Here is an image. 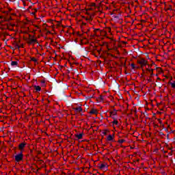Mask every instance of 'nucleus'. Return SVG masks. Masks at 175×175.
I'll return each mask as SVG.
<instances>
[{
  "label": "nucleus",
  "mask_w": 175,
  "mask_h": 175,
  "mask_svg": "<svg viewBox=\"0 0 175 175\" xmlns=\"http://www.w3.org/2000/svg\"><path fill=\"white\" fill-rule=\"evenodd\" d=\"M100 99H101V100H103V97L102 96H100Z\"/></svg>",
  "instance_id": "26"
},
{
  "label": "nucleus",
  "mask_w": 175,
  "mask_h": 175,
  "mask_svg": "<svg viewBox=\"0 0 175 175\" xmlns=\"http://www.w3.org/2000/svg\"><path fill=\"white\" fill-rule=\"evenodd\" d=\"M158 69H159V70H161V72H162V68H159Z\"/></svg>",
  "instance_id": "27"
},
{
  "label": "nucleus",
  "mask_w": 175,
  "mask_h": 175,
  "mask_svg": "<svg viewBox=\"0 0 175 175\" xmlns=\"http://www.w3.org/2000/svg\"><path fill=\"white\" fill-rule=\"evenodd\" d=\"M73 110L75 113H81L83 111V108H81V107H75L73 108Z\"/></svg>",
  "instance_id": "10"
},
{
  "label": "nucleus",
  "mask_w": 175,
  "mask_h": 175,
  "mask_svg": "<svg viewBox=\"0 0 175 175\" xmlns=\"http://www.w3.org/2000/svg\"><path fill=\"white\" fill-rule=\"evenodd\" d=\"M83 133H79V134H76L75 135V137H77V139H78V140H80L81 139H83Z\"/></svg>",
  "instance_id": "15"
},
{
  "label": "nucleus",
  "mask_w": 175,
  "mask_h": 175,
  "mask_svg": "<svg viewBox=\"0 0 175 175\" xmlns=\"http://www.w3.org/2000/svg\"><path fill=\"white\" fill-rule=\"evenodd\" d=\"M25 146H27V143L25 142L21 143L18 145V150H20L21 152H24V148H25Z\"/></svg>",
  "instance_id": "5"
},
{
  "label": "nucleus",
  "mask_w": 175,
  "mask_h": 175,
  "mask_svg": "<svg viewBox=\"0 0 175 175\" xmlns=\"http://www.w3.org/2000/svg\"><path fill=\"white\" fill-rule=\"evenodd\" d=\"M113 121L111 122L112 126H114L115 125H118V120L116 118H112Z\"/></svg>",
  "instance_id": "11"
},
{
  "label": "nucleus",
  "mask_w": 175,
  "mask_h": 175,
  "mask_svg": "<svg viewBox=\"0 0 175 175\" xmlns=\"http://www.w3.org/2000/svg\"><path fill=\"white\" fill-rule=\"evenodd\" d=\"M109 132V130H105L103 132V135H107V133Z\"/></svg>",
  "instance_id": "24"
},
{
  "label": "nucleus",
  "mask_w": 175,
  "mask_h": 175,
  "mask_svg": "<svg viewBox=\"0 0 175 175\" xmlns=\"http://www.w3.org/2000/svg\"><path fill=\"white\" fill-rule=\"evenodd\" d=\"M99 113V111H98V109H94V108H92L90 112H89V114H91V115H95V116H97V114Z\"/></svg>",
  "instance_id": "7"
},
{
  "label": "nucleus",
  "mask_w": 175,
  "mask_h": 175,
  "mask_svg": "<svg viewBox=\"0 0 175 175\" xmlns=\"http://www.w3.org/2000/svg\"><path fill=\"white\" fill-rule=\"evenodd\" d=\"M156 76H158V74H157Z\"/></svg>",
  "instance_id": "29"
},
{
  "label": "nucleus",
  "mask_w": 175,
  "mask_h": 175,
  "mask_svg": "<svg viewBox=\"0 0 175 175\" xmlns=\"http://www.w3.org/2000/svg\"><path fill=\"white\" fill-rule=\"evenodd\" d=\"M98 167L100 170H107L108 166L106 163H103L99 164Z\"/></svg>",
  "instance_id": "3"
},
{
  "label": "nucleus",
  "mask_w": 175,
  "mask_h": 175,
  "mask_svg": "<svg viewBox=\"0 0 175 175\" xmlns=\"http://www.w3.org/2000/svg\"><path fill=\"white\" fill-rule=\"evenodd\" d=\"M86 21H88V23H92V17L91 16H88L86 18Z\"/></svg>",
  "instance_id": "19"
},
{
  "label": "nucleus",
  "mask_w": 175,
  "mask_h": 175,
  "mask_svg": "<svg viewBox=\"0 0 175 175\" xmlns=\"http://www.w3.org/2000/svg\"><path fill=\"white\" fill-rule=\"evenodd\" d=\"M38 12V10L33 9V10H32L31 14H32L33 16H35V15L36 14V12Z\"/></svg>",
  "instance_id": "20"
},
{
  "label": "nucleus",
  "mask_w": 175,
  "mask_h": 175,
  "mask_svg": "<svg viewBox=\"0 0 175 175\" xmlns=\"http://www.w3.org/2000/svg\"><path fill=\"white\" fill-rule=\"evenodd\" d=\"M37 40L36 39L31 38L29 39L27 41L28 44H34V43H36Z\"/></svg>",
  "instance_id": "12"
},
{
  "label": "nucleus",
  "mask_w": 175,
  "mask_h": 175,
  "mask_svg": "<svg viewBox=\"0 0 175 175\" xmlns=\"http://www.w3.org/2000/svg\"><path fill=\"white\" fill-rule=\"evenodd\" d=\"M118 111L113 109V111H109V117L110 118H116V116H117V112Z\"/></svg>",
  "instance_id": "4"
},
{
  "label": "nucleus",
  "mask_w": 175,
  "mask_h": 175,
  "mask_svg": "<svg viewBox=\"0 0 175 175\" xmlns=\"http://www.w3.org/2000/svg\"><path fill=\"white\" fill-rule=\"evenodd\" d=\"M14 159L16 162H21L24 159V154L21 152L19 154L15 155Z\"/></svg>",
  "instance_id": "2"
},
{
  "label": "nucleus",
  "mask_w": 175,
  "mask_h": 175,
  "mask_svg": "<svg viewBox=\"0 0 175 175\" xmlns=\"http://www.w3.org/2000/svg\"><path fill=\"white\" fill-rule=\"evenodd\" d=\"M31 61H33V62H37L38 59H36L35 57H31Z\"/></svg>",
  "instance_id": "22"
},
{
  "label": "nucleus",
  "mask_w": 175,
  "mask_h": 175,
  "mask_svg": "<svg viewBox=\"0 0 175 175\" xmlns=\"http://www.w3.org/2000/svg\"><path fill=\"white\" fill-rule=\"evenodd\" d=\"M137 63L140 65L142 69L148 65V62L144 58H140L137 60Z\"/></svg>",
  "instance_id": "1"
},
{
  "label": "nucleus",
  "mask_w": 175,
  "mask_h": 175,
  "mask_svg": "<svg viewBox=\"0 0 175 175\" xmlns=\"http://www.w3.org/2000/svg\"><path fill=\"white\" fill-rule=\"evenodd\" d=\"M93 32H94V36H100V32H101L100 29H94Z\"/></svg>",
  "instance_id": "6"
},
{
  "label": "nucleus",
  "mask_w": 175,
  "mask_h": 175,
  "mask_svg": "<svg viewBox=\"0 0 175 175\" xmlns=\"http://www.w3.org/2000/svg\"><path fill=\"white\" fill-rule=\"evenodd\" d=\"M157 80H161V79L160 78H157Z\"/></svg>",
  "instance_id": "28"
},
{
  "label": "nucleus",
  "mask_w": 175,
  "mask_h": 175,
  "mask_svg": "<svg viewBox=\"0 0 175 175\" xmlns=\"http://www.w3.org/2000/svg\"><path fill=\"white\" fill-rule=\"evenodd\" d=\"M170 84L171 85L172 88H175V83H170Z\"/></svg>",
  "instance_id": "23"
},
{
  "label": "nucleus",
  "mask_w": 175,
  "mask_h": 175,
  "mask_svg": "<svg viewBox=\"0 0 175 175\" xmlns=\"http://www.w3.org/2000/svg\"><path fill=\"white\" fill-rule=\"evenodd\" d=\"M11 66H18V62H17V61H12L11 62Z\"/></svg>",
  "instance_id": "17"
},
{
  "label": "nucleus",
  "mask_w": 175,
  "mask_h": 175,
  "mask_svg": "<svg viewBox=\"0 0 175 175\" xmlns=\"http://www.w3.org/2000/svg\"><path fill=\"white\" fill-rule=\"evenodd\" d=\"M34 88H35L36 92H40V91H42V88H40V85H34Z\"/></svg>",
  "instance_id": "14"
},
{
  "label": "nucleus",
  "mask_w": 175,
  "mask_h": 175,
  "mask_svg": "<svg viewBox=\"0 0 175 175\" xmlns=\"http://www.w3.org/2000/svg\"><path fill=\"white\" fill-rule=\"evenodd\" d=\"M106 35H107L106 31L101 30V31H100V36H106Z\"/></svg>",
  "instance_id": "18"
},
{
  "label": "nucleus",
  "mask_w": 175,
  "mask_h": 175,
  "mask_svg": "<svg viewBox=\"0 0 175 175\" xmlns=\"http://www.w3.org/2000/svg\"><path fill=\"white\" fill-rule=\"evenodd\" d=\"M145 68L146 73L150 72L152 70H153L152 64H148L146 66H145Z\"/></svg>",
  "instance_id": "8"
},
{
  "label": "nucleus",
  "mask_w": 175,
  "mask_h": 175,
  "mask_svg": "<svg viewBox=\"0 0 175 175\" xmlns=\"http://www.w3.org/2000/svg\"><path fill=\"white\" fill-rule=\"evenodd\" d=\"M131 66H132L133 69H135V65L133 64H131Z\"/></svg>",
  "instance_id": "25"
},
{
  "label": "nucleus",
  "mask_w": 175,
  "mask_h": 175,
  "mask_svg": "<svg viewBox=\"0 0 175 175\" xmlns=\"http://www.w3.org/2000/svg\"><path fill=\"white\" fill-rule=\"evenodd\" d=\"M114 137H115L114 134H113L112 135H109L107 137V142H113V140H114Z\"/></svg>",
  "instance_id": "9"
},
{
  "label": "nucleus",
  "mask_w": 175,
  "mask_h": 175,
  "mask_svg": "<svg viewBox=\"0 0 175 175\" xmlns=\"http://www.w3.org/2000/svg\"><path fill=\"white\" fill-rule=\"evenodd\" d=\"M148 74L150 75V77H149V81H152V79H151L152 78V77L154 76V69L150 70L149 72H148Z\"/></svg>",
  "instance_id": "13"
},
{
  "label": "nucleus",
  "mask_w": 175,
  "mask_h": 175,
  "mask_svg": "<svg viewBox=\"0 0 175 175\" xmlns=\"http://www.w3.org/2000/svg\"><path fill=\"white\" fill-rule=\"evenodd\" d=\"M118 143L120 144H122V143H125V139H119Z\"/></svg>",
  "instance_id": "21"
},
{
  "label": "nucleus",
  "mask_w": 175,
  "mask_h": 175,
  "mask_svg": "<svg viewBox=\"0 0 175 175\" xmlns=\"http://www.w3.org/2000/svg\"><path fill=\"white\" fill-rule=\"evenodd\" d=\"M42 87L46 88L47 87V84H46V81L44 79H42L40 81Z\"/></svg>",
  "instance_id": "16"
}]
</instances>
